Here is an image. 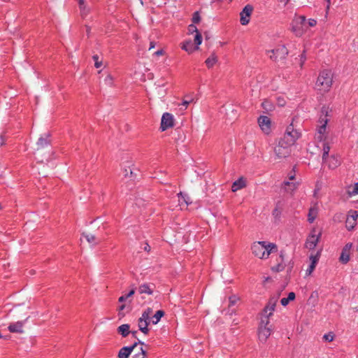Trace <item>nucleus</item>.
Segmentation results:
<instances>
[{
  "label": "nucleus",
  "instance_id": "1",
  "mask_svg": "<svg viewBox=\"0 0 358 358\" xmlns=\"http://www.w3.org/2000/svg\"><path fill=\"white\" fill-rule=\"evenodd\" d=\"M252 254L261 259H267L271 254L278 251L275 243L268 241H257L253 243L251 246Z\"/></svg>",
  "mask_w": 358,
  "mask_h": 358
},
{
  "label": "nucleus",
  "instance_id": "2",
  "mask_svg": "<svg viewBox=\"0 0 358 358\" xmlns=\"http://www.w3.org/2000/svg\"><path fill=\"white\" fill-rule=\"evenodd\" d=\"M333 83V73L330 70L320 71L315 86L318 90L328 92Z\"/></svg>",
  "mask_w": 358,
  "mask_h": 358
},
{
  "label": "nucleus",
  "instance_id": "3",
  "mask_svg": "<svg viewBox=\"0 0 358 358\" xmlns=\"http://www.w3.org/2000/svg\"><path fill=\"white\" fill-rule=\"evenodd\" d=\"M321 113L322 116L319 121L320 125L318 126L317 133L315 134V138L317 140L322 141L326 138L327 124L329 121V120L327 117L328 115V108H322Z\"/></svg>",
  "mask_w": 358,
  "mask_h": 358
},
{
  "label": "nucleus",
  "instance_id": "4",
  "mask_svg": "<svg viewBox=\"0 0 358 358\" xmlns=\"http://www.w3.org/2000/svg\"><path fill=\"white\" fill-rule=\"evenodd\" d=\"M308 26L304 16L295 17L292 22V31L296 36H301L307 30Z\"/></svg>",
  "mask_w": 358,
  "mask_h": 358
},
{
  "label": "nucleus",
  "instance_id": "5",
  "mask_svg": "<svg viewBox=\"0 0 358 358\" xmlns=\"http://www.w3.org/2000/svg\"><path fill=\"white\" fill-rule=\"evenodd\" d=\"M291 147L281 138L274 148L275 159H282L288 157L291 152Z\"/></svg>",
  "mask_w": 358,
  "mask_h": 358
},
{
  "label": "nucleus",
  "instance_id": "6",
  "mask_svg": "<svg viewBox=\"0 0 358 358\" xmlns=\"http://www.w3.org/2000/svg\"><path fill=\"white\" fill-rule=\"evenodd\" d=\"M300 137V133L290 124L286 129L285 133L282 138L288 145H293L296 141Z\"/></svg>",
  "mask_w": 358,
  "mask_h": 358
},
{
  "label": "nucleus",
  "instance_id": "7",
  "mask_svg": "<svg viewBox=\"0 0 358 358\" xmlns=\"http://www.w3.org/2000/svg\"><path fill=\"white\" fill-rule=\"evenodd\" d=\"M269 319L262 318L259 327L258 336L262 342H265L271 334V329L268 327Z\"/></svg>",
  "mask_w": 358,
  "mask_h": 358
},
{
  "label": "nucleus",
  "instance_id": "8",
  "mask_svg": "<svg viewBox=\"0 0 358 358\" xmlns=\"http://www.w3.org/2000/svg\"><path fill=\"white\" fill-rule=\"evenodd\" d=\"M270 53L269 57L273 60L283 59L288 55V50L287 48L280 45H278L275 49L268 51Z\"/></svg>",
  "mask_w": 358,
  "mask_h": 358
},
{
  "label": "nucleus",
  "instance_id": "9",
  "mask_svg": "<svg viewBox=\"0 0 358 358\" xmlns=\"http://www.w3.org/2000/svg\"><path fill=\"white\" fill-rule=\"evenodd\" d=\"M320 236L321 232L317 231L315 229H313L310 234L307 238L306 242V248L308 250H313L316 247Z\"/></svg>",
  "mask_w": 358,
  "mask_h": 358
},
{
  "label": "nucleus",
  "instance_id": "10",
  "mask_svg": "<svg viewBox=\"0 0 358 358\" xmlns=\"http://www.w3.org/2000/svg\"><path fill=\"white\" fill-rule=\"evenodd\" d=\"M174 126V117L169 113H164L161 120L160 128L162 131H165Z\"/></svg>",
  "mask_w": 358,
  "mask_h": 358
},
{
  "label": "nucleus",
  "instance_id": "11",
  "mask_svg": "<svg viewBox=\"0 0 358 358\" xmlns=\"http://www.w3.org/2000/svg\"><path fill=\"white\" fill-rule=\"evenodd\" d=\"M253 11V7L251 5H246L240 13V22L242 25H246L249 23L250 16Z\"/></svg>",
  "mask_w": 358,
  "mask_h": 358
},
{
  "label": "nucleus",
  "instance_id": "12",
  "mask_svg": "<svg viewBox=\"0 0 358 358\" xmlns=\"http://www.w3.org/2000/svg\"><path fill=\"white\" fill-rule=\"evenodd\" d=\"M278 301V297H272L268 302V304L266 306L263 310L262 317V318H269L271 315H273V312L275 310V308Z\"/></svg>",
  "mask_w": 358,
  "mask_h": 358
},
{
  "label": "nucleus",
  "instance_id": "13",
  "mask_svg": "<svg viewBox=\"0 0 358 358\" xmlns=\"http://www.w3.org/2000/svg\"><path fill=\"white\" fill-rule=\"evenodd\" d=\"M258 124L264 134H268L271 131V122L268 117L262 115L258 118Z\"/></svg>",
  "mask_w": 358,
  "mask_h": 358
},
{
  "label": "nucleus",
  "instance_id": "14",
  "mask_svg": "<svg viewBox=\"0 0 358 358\" xmlns=\"http://www.w3.org/2000/svg\"><path fill=\"white\" fill-rule=\"evenodd\" d=\"M358 217V213L356 210H350L348 213L345 227L348 230H352L357 224V219Z\"/></svg>",
  "mask_w": 358,
  "mask_h": 358
},
{
  "label": "nucleus",
  "instance_id": "15",
  "mask_svg": "<svg viewBox=\"0 0 358 358\" xmlns=\"http://www.w3.org/2000/svg\"><path fill=\"white\" fill-rule=\"evenodd\" d=\"M299 182L295 181H284L282 185L283 190L288 194H293V192L299 187Z\"/></svg>",
  "mask_w": 358,
  "mask_h": 358
},
{
  "label": "nucleus",
  "instance_id": "16",
  "mask_svg": "<svg viewBox=\"0 0 358 358\" xmlns=\"http://www.w3.org/2000/svg\"><path fill=\"white\" fill-rule=\"evenodd\" d=\"M322 161L331 169H334L341 164L340 159L334 155L328 156L327 157H326L325 160Z\"/></svg>",
  "mask_w": 358,
  "mask_h": 358
},
{
  "label": "nucleus",
  "instance_id": "17",
  "mask_svg": "<svg viewBox=\"0 0 358 358\" xmlns=\"http://www.w3.org/2000/svg\"><path fill=\"white\" fill-rule=\"evenodd\" d=\"M310 260V265L308 266V268L306 271V275L307 276L310 275L313 271L315 268V266L317 264V262L319 260V255H313L311 254L309 257Z\"/></svg>",
  "mask_w": 358,
  "mask_h": 358
},
{
  "label": "nucleus",
  "instance_id": "18",
  "mask_svg": "<svg viewBox=\"0 0 358 358\" xmlns=\"http://www.w3.org/2000/svg\"><path fill=\"white\" fill-rule=\"evenodd\" d=\"M50 136L49 133H45L41 136L36 143L38 150L48 146L50 143Z\"/></svg>",
  "mask_w": 358,
  "mask_h": 358
},
{
  "label": "nucleus",
  "instance_id": "19",
  "mask_svg": "<svg viewBox=\"0 0 358 358\" xmlns=\"http://www.w3.org/2000/svg\"><path fill=\"white\" fill-rule=\"evenodd\" d=\"M137 343H135L130 347L122 348L117 355L118 358H129Z\"/></svg>",
  "mask_w": 358,
  "mask_h": 358
},
{
  "label": "nucleus",
  "instance_id": "20",
  "mask_svg": "<svg viewBox=\"0 0 358 358\" xmlns=\"http://www.w3.org/2000/svg\"><path fill=\"white\" fill-rule=\"evenodd\" d=\"M24 322L18 321L17 322L10 324L8 326V330L12 333H22L23 332Z\"/></svg>",
  "mask_w": 358,
  "mask_h": 358
},
{
  "label": "nucleus",
  "instance_id": "21",
  "mask_svg": "<svg viewBox=\"0 0 358 358\" xmlns=\"http://www.w3.org/2000/svg\"><path fill=\"white\" fill-rule=\"evenodd\" d=\"M246 187V180L243 178H240L234 181L231 186L232 192H235Z\"/></svg>",
  "mask_w": 358,
  "mask_h": 358
},
{
  "label": "nucleus",
  "instance_id": "22",
  "mask_svg": "<svg viewBox=\"0 0 358 358\" xmlns=\"http://www.w3.org/2000/svg\"><path fill=\"white\" fill-rule=\"evenodd\" d=\"M182 49L187 52L189 54L194 52L199 49L198 46H193L191 41H187L182 43Z\"/></svg>",
  "mask_w": 358,
  "mask_h": 358
},
{
  "label": "nucleus",
  "instance_id": "23",
  "mask_svg": "<svg viewBox=\"0 0 358 358\" xmlns=\"http://www.w3.org/2000/svg\"><path fill=\"white\" fill-rule=\"evenodd\" d=\"M153 285L143 284L138 287V292L140 294H152L153 292Z\"/></svg>",
  "mask_w": 358,
  "mask_h": 358
},
{
  "label": "nucleus",
  "instance_id": "24",
  "mask_svg": "<svg viewBox=\"0 0 358 358\" xmlns=\"http://www.w3.org/2000/svg\"><path fill=\"white\" fill-rule=\"evenodd\" d=\"M318 210L316 206L311 207L309 209L308 215V220L309 222L312 223L315 220L317 215Z\"/></svg>",
  "mask_w": 358,
  "mask_h": 358
},
{
  "label": "nucleus",
  "instance_id": "25",
  "mask_svg": "<svg viewBox=\"0 0 358 358\" xmlns=\"http://www.w3.org/2000/svg\"><path fill=\"white\" fill-rule=\"evenodd\" d=\"M282 211V204L278 202L276 203V206L272 212V215L275 220H279L280 218Z\"/></svg>",
  "mask_w": 358,
  "mask_h": 358
},
{
  "label": "nucleus",
  "instance_id": "26",
  "mask_svg": "<svg viewBox=\"0 0 358 358\" xmlns=\"http://www.w3.org/2000/svg\"><path fill=\"white\" fill-rule=\"evenodd\" d=\"M129 325L127 324H122L117 328V332L120 334L123 337H126L130 333Z\"/></svg>",
  "mask_w": 358,
  "mask_h": 358
},
{
  "label": "nucleus",
  "instance_id": "27",
  "mask_svg": "<svg viewBox=\"0 0 358 358\" xmlns=\"http://www.w3.org/2000/svg\"><path fill=\"white\" fill-rule=\"evenodd\" d=\"M83 236H84L86 239V241L91 244L93 245H97L100 243V241H99L96 237L92 234H83Z\"/></svg>",
  "mask_w": 358,
  "mask_h": 358
},
{
  "label": "nucleus",
  "instance_id": "28",
  "mask_svg": "<svg viewBox=\"0 0 358 358\" xmlns=\"http://www.w3.org/2000/svg\"><path fill=\"white\" fill-rule=\"evenodd\" d=\"M217 62V57L215 53L211 54V55L206 59L205 63L208 68H212Z\"/></svg>",
  "mask_w": 358,
  "mask_h": 358
},
{
  "label": "nucleus",
  "instance_id": "29",
  "mask_svg": "<svg viewBox=\"0 0 358 358\" xmlns=\"http://www.w3.org/2000/svg\"><path fill=\"white\" fill-rule=\"evenodd\" d=\"M149 324V322L138 319V328L140 331H141L145 334H147L149 331V329L148 328Z\"/></svg>",
  "mask_w": 358,
  "mask_h": 358
},
{
  "label": "nucleus",
  "instance_id": "30",
  "mask_svg": "<svg viewBox=\"0 0 358 358\" xmlns=\"http://www.w3.org/2000/svg\"><path fill=\"white\" fill-rule=\"evenodd\" d=\"M279 259H280V260H278L279 263L276 266H272V270L274 271H276V272L281 271L285 268V266L283 264L284 257H283V255L282 252L280 255Z\"/></svg>",
  "mask_w": 358,
  "mask_h": 358
},
{
  "label": "nucleus",
  "instance_id": "31",
  "mask_svg": "<svg viewBox=\"0 0 358 358\" xmlns=\"http://www.w3.org/2000/svg\"><path fill=\"white\" fill-rule=\"evenodd\" d=\"M152 313V309L150 308H148L145 309L143 313H142L141 317L139 318L142 320H145L146 322H149V323L151 321L150 315Z\"/></svg>",
  "mask_w": 358,
  "mask_h": 358
},
{
  "label": "nucleus",
  "instance_id": "32",
  "mask_svg": "<svg viewBox=\"0 0 358 358\" xmlns=\"http://www.w3.org/2000/svg\"><path fill=\"white\" fill-rule=\"evenodd\" d=\"M164 312L163 310H157L151 318V322L153 324H157L160 319L164 316Z\"/></svg>",
  "mask_w": 358,
  "mask_h": 358
},
{
  "label": "nucleus",
  "instance_id": "33",
  "mask_svg": "<svg viewBox=\"0 0 358 358\" xmlns=\"http://www.w3.org/2000/svg\"><path fill=\"white\" fill-rule=\"evenodd\" d=\"M295 294L294 292H289L287 298H282L280 301L281 304L283 306H286L289 301H293L295 299Z\"/></svg>",
  "mask_w": 358,
  "mask_h": 358
},
{
  "label": "nucleus",
  "instance_id": "34",
  "mask_svg": "<svg viewBox=\"0 0 358 358\" xmlns=\"http://www.w3.org/2000/svg\"><path fill=\"white\" fill-rule=\"evenodd\" d=\"M122 174L125 178H134L133 169L130 166H125L122 170Z\"/></svg>",
  "mask_w": 358,
  "mask_h": 358
},
{
  "label": "nucleus",
  "instance_id": "35",
  "mask_svg": "<svg viewBox=\"0 0 358 358\" xmlns=\"http://www.w3.org/2000/svg\"><path fill=\"white\" fill-rule=\"evenodd\" d=\"M330 151V146L327 143H323L322 144V160H325L326 157L329 155Z\"/></svg>",
  "mask_w": 358,
  "mask_h": 358
},
{
  "label": "nucleus",
  "instance_id": "36",
  "mask_svg": "<svg viewBox=\"0 0 358 358\" xmlns=\"http://www.w3.org/2000/svg\"><path fill=\"white\" fill-rule=\"evenodd\" d=\"M78 3H79V8L80 9L82 15H87V13H88L89 10L87 8V6L85 4V0H78Z\"/></svg>",
  "mask_w": 358,
  "mask_h": 358
},
{
  "label": "nucleus",
  "instance_id": "37",
  "mask_svg": "<svg viewBox=\"0 0 358 358\" xmlns=\"http://www.w3.org/2000/svg\"><path fill=\"white\" fill-rule=\"evenodd\" d=\"M348 192L350 196L358 194V182L348 187Z\"/></svg>",
  "mask_w": 358,
  "mask_h": 358
},
{
  "label": "nucleus",
  "instance_id": "38",
  "mask_svg": "<svg viewBox=\"0 0 358 358\" xmlns=\"http://www.w3.org/2000/svg\"><path fill=\"white\" fill-rule=\"evenodd\" d=\"M194 96L192 95L188 94L185 95L182 101V105L187 108V106L190 103L194 102Z\"/></svg>",
  "mask_w": 358,
  "mask_h": 358
},
{
  "label": "nucleus",
  "instance_id": "39",
  "mask_svg": "<svg viewBox=\"0 0 358 358\" xmlns=\"http://www.w3.org/2000/svg\"><path fill=\"white\" fill-rule=\"evenodd\" d=\"M349 260H350V252L343 250L342 253L341 255V257H340V261L343 264H346L349 262Z\"/></svg>",
  "mask_w": 358,
  "mask_h": 358
},
{
  "label": "nucleus",
  "instance_id": "40",
  "mask_svg": "<svg viewBox=\"0 0 358 358\" xmlns=\"http://www.w3.org/2000/svg\"><path fill=\"white\" fill-rule=\"evenodd\" d=\"M194 42L196 44L195 46L199 47V45L201 44L202 36L200 32L195 34L194 37Z\"/></svg>",
  "mask_w": 358,
  "mask_h": 358
},
{
  "label": "nucleus",
  "instance_id": "41",
  "mask_svg": "<svg viewBox=\"0 0 358 358\" xmlns=\"http://www.w3.org/2000/svg\"><path fill=\"white\" fill-rule=\"evenodd\" d=\"M322 188V183L320 182H317L315 185V188L313 192V196L315 198L318 199L320 197L319 192Z\"/></svg>",
  "mask_w": 358,
  "mask_h": 358
},
{
  "label": "nucleus",
  "instance_id": "42",
  "mask_svg": "<svg viewBox=\"0 0 358 358\" xmlns=\"http://www.w3.org/2000/svg\"><path fill=\"white\" fill-rule=\"evenodd\" d=\"M178 196L179 197H180V196H181V197H182V200H183V201H184L187 205H188V204L191 203L190 198L189 197V196H188V195H187V194H182V192H180V193L178 194Z\"/></svg>",
  "mask_w": 358,
  "mask_h": 358
},
{
  "label": "nucleus",
  "instance_id": "43",
  "mask_svg": "<svg viewBox=\"0 0 358 358\" xmlns=\"http://www.w3.org/2000/svg\"><path fill=\"white\" fill-rule=\"evenodd\" d=\"M188 33L189 34H192L199 33V31L195 25L190 24L188 27Z\"/></svg>",
  "mask_w": 358,
  "mask_h": 358
},
{
  "label": "nucleus",
  "instance_id": "44",
  "mask_svg": "<svg viewBox=\"0 0 358 358\" xmlns=\"http://www.w3.org/2000/svg\"><path fill=\"white\" fill-rule=\"evenodd\" d=\"M92 58L94 61V66L97 69L101 67L102 65V62L99 60V56L96 55H94Z\"/></svg>",
  "mask_w": 358,
  "mask_h": 358
},
{
  "label": "nucleus",
  "instance_id": "45",
  "mask_svg": "<svg viewBox=\"0 0 358 358\" xmlns=\"http://www.w3.org/2000/svg\"><path fill=\"white\" fill-rule=\"evenodd\" d=\"M262 107L266 109V110H270L272 109L273 106L270 103L269 101H264L262 103Z\"/></svg>",
  "mask_w": 358,
  "mask_h": 358
},
{
  "label": "nucleus",
  "instance_id": "46",
  "mask_svg": "<svg viewBox=\"0 0 358 358\" xmlns=\"http://www.w3.org/2000/svg\"><path fill=\"white\" fill-rule=\"evenodd\" d=\"M200 20H201V18H200L199 12H195L192 17V22L194 23H198L200 22Z\"/></svg>",
  "mask_w": 358,
  "mask_h": 358
},
{
  "label": "nucleus",
  "instance_id": "47",
  "mask_svg": "<svg viewBox=\"0 0 358 358\" xmlns=\"http://www.w3.org/2000/svg\"><path fill=\"white\" fill-rule=\"evenodd\" d=\"M104 82L107 85H110V86L112 85H113V77L110 75H108L106 77Z\"/></svg>",
  "mask_w": 358,
  "mask_h": 358
},
{
  "label": "nucleus",
  "instance_id": "48",
  "mask_svg": "<svg viewBox=\"0 0 358 358\" xmlns=\"http://www.w3.org/2000/svg\"><path fill=\"white\" fill-rule=\"evenodd\" d=\"M324 339L327 341L331 342L334 340V335L332 334H327L323 336Z\"/></svg>",
  "mask_w": 358,
  "mask_h": 358
},
{
  "label": "nucleus",
  "instance_id": "49",
  "mask_svg": "<svg viewBox=\"0 0 358 358\" xmlns=\"http://www.w3.org/2000/svg\"><path fill=\"white\" fill-rule=\"evenodd\" d=\"M238 300V298L236 296H232L229 298V306L234 305L236 301Z\"/></svg>",
  "mask_w": 358,
  "mask_h": 358
},
{
  "label": "nucleus",
  "instance_id": "50",
  "mask_svg": "<svg viewBox=\"0 0 358 358\" xmlns=\"http://www.w3.org/2000/svg\"><path fill=\"white\" fill-rule=\"evenodd\" d=\"M146 352L145 350H143V348H141V352L136 355L135 358H146Z\"/></svg>",
  "mask_w": 358,
  "mask_h": 358
},
{
  "label": "nucleus",
  "instance_id": "51",
  "mask_svg": "<svg viewBox=\"0 0 358 358\" xmlns=\"http://www.w3.org/2000/svg\"><path fill=\"white\" fill-rule=\"evenodd\" d=\"M288 180L287 181H294L295 179V172L293 170L288 174Z\"/></svg>",
  "mask_w": 358,
  "mask_h": 358
},
{
  "label": "nucleus",
  "instance_id": "52",
  "mask_svg": "<svg viewBox=\"0 0 358 358\" xmlns=\"http://www.w3.org/2000/svg\"><path fill=\"white\" fill-rule=\"evenodd\" d=\"M352 247V244L349 243H347L345 247L343 248V251H345V252H350L351 248Z\"/></svg>",
  "mask_w": 358,
  "mask_h": 358
},
{
  "label": "nucleus",
  "instance_id": "53",
  "mask_svg": "<svg viewBox=\"0 0 358 358\" xmlns=\"http://www.w3.org/2000/svg\"><path fill=\"white\" fill-rule=\"evenodd\" d=\"M308 24V27H314L316 25L317 21L314 19H309Z\"/></svg>",
  "mask_w": 358,
  "mask_h": 358
},
{
  "label": "nucleus",
  "instance_id": "54",
  "mask_svg": "<svg viewBox=\"0 0 358 358\" xmlns=\"http://www.w3.org/2000/svg\"><path fill=\"white\" fill-rule=\"evenodd\" d=\"M306 59V57L304 55V53H303L301 55V58H300V66L302 67Z\"/></svg>",
  "mask_w": 358,
  "mask_h": 358
},
{
  "label": "nucleus",
  "instance_id": "55",
  "mask_svg": "<svg viewBox=\"0 0 358 358\" xmlns=\"http://www.w3.org/2000/svg\"><path fill=\"white\" fill-rule=\"evenodd\" d=\"M128 298L127 297L126 295H123L119 298L118 301H119V302L122 303V302L125 301Z\"/></svg>",
  "mask_w": 358,
  "mask_h": 358
},
{
  "label": "nucleus",
  "instance_id": "56",
  "mask_svg": "<svg viewBox=\"0 0 358 358\" xmlns=\"http://www.w3.org/2000/svg\"><path fill=\"white\" fill-rule=\"evenodd\" d=\"M164 55V51L163 50H159L157 51H156L155 52V55L156 56H161V55Z\"/></svg>",
  "mask_w": 358,
  "mask_h": 358
},
{
  "label": "nucleus",
  "instance_id": "57",
  "mask_svg": "<svg viewBox=\"0 0 358 358\" xmlns=\"http://www.w3.org/2000/svg\"><path fill=\"white\" fill-rule=\"evenodd\" d=\"M135 293V289H132L127 294H125L127 296V298L133 296Z\"/></svg>",
  "mask_w": 358,
  "mask_h": 358
},
{
  "label": "nucleus",
  "instance_id": "58",
  "mask_svg": "<svg viewBox=\"0 0 358 358\" xmlns=\"http://www.w3.org/2000/svg\"><path fill=\"white\" fill-rule=\"evenodd\" d=\"M5 143V138L3 135H0V145H3Z\"/></svg>",
  "mask_w": 358,
  "mask_h": 358
},
{
  "label": "nucleus",
  "instance_id": "59",
  "mask_svg": "<svg viewBox=\"0 0 358 358\" xmlns=\"http://www.w3.org/2000/svg\"><path fill=\"white\" fill-rule=\"evenodd\" d=\"M326 1L327 3V8H326V12L327 13L329 10V8H330L331 0H326Z\"/></svg>",
  "mask_w": 358,
  "mask_h": 358
},
{
  "label": "nucleus",
  "instance_id": "60",
  "mask_svg": "<svg viewBox=\"0 0 358 358\" xmlns=\"http://www.w3.org/2000/svg\"><path fill=\"white\" fill-rule=\"evenodd\" d=\"M155 42L151 41V42L150 43V48H149V50H151V49L154 48H155Z\"/></svg>",
  "mask_w": 358,
  "mask_h": 358
},
{
  "label": "nucleus",
  "instance_id": "61",
  "mask_svg": "<svg viewBox=\"0 0 358 358\" xmlns=\"http://www.w3.org/2000/svg\"><path fill=\"white\" fill-rule=\"evenodd\" d=\"M278 104L280 105V106H283L284 105V101L282 100L280 101V99L278 100Z\"/></svg>",
  "mask_w": 358,
  "mask_h": 358
},
{
  "label": "nucleus",
  "instance_id": "62",
  "mask_svg": "<svg viewBox=\"0 0 358 358\" xmlns=\"http://www.w3.org/2000/svg\"><path fill=\"white\" fill-rule=\"evenodd\" d=\"M279 1H280V2L284 3L285 4H286V3L289 1V0H279Z\"/></svg>",
  "mask_w": 358,
  "mask_h": 358
},
{
  "label": "nucleus",
  "instance_id": "63",
  "mask_svg": "<svg viewBox=\"0 0 358 358\" xmlns=\"http://www.w3.org/2000/svg\"><path fill=\"white\" fill-rule=\"evenodd\" d=\"M125 308V306L124 305H122L120 307V310H124Z\"/></svg>",
  "mask_w": 358,
  "mask_h": 358
},
{
  "label": "nucleus",
  "instance_id": "64",
  "mask_svg": "<svg viewBox=\"0 0 358 358\" xmlns=\"http://www.w3.org/2000/svg\"><path fill=\"white\" fill-rule=\"evenodd\" d=\"M136 333H137V331H131V334H133L134 336H136Z\"/></svg>",
  "mask_w": 358,
  "mask_h": 358
}]
</instances>
